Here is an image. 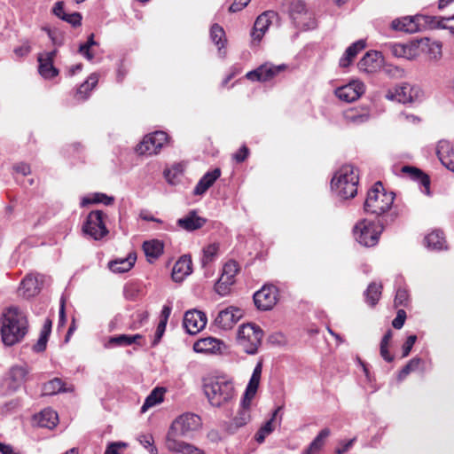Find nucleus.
Segmentation results:
<instances>
[{
    "mask_svg": "<svg viewBox=\"0 0 454 454\" xmlns=\"http://www.w3.org/2000/svg\"><path fill=\"white\" fill-rule=\"evenodd\" d=\"M1 338L5 346L12 347L20 342L28 330L26 315L18 307L6 308L0 317Z\"/></svg>",
    "mask_w": 454,
    "mask_h": 454,
    "instance_id": "obj_1",
    "label": "nucleus"
},
{
    "mask_svg": "<svg viewBox=\"0 0 454 454\" xmlns=\"http://www.w3.org/2000/svg\"><path fill=\"white\" fill-rule=\"evenodd\" d=\"M398 215L396 211H391L390 214L379 218L378 223L366 219L357 222L353 227L356 241L364 247H375L384 229L394 223Z\"/></svg>",
    "mask_w": 454,
    "mask_h": 454,
    "instance_id": "obj_2",
    "label": "nucleus"
},
{
    "mask_svg": "<svg viewBox=\"0 0 454 454\" xmlns=\"http://www.w3.org/2000/svg\"><path fill=\"white\" fill-rule=\"evenodd\" d=\"M203 391L209 403L217 408L230 403L235 395L232 381L224 377L205 379L203 380Z\"/></svg>",
    "mask_w": 454,
    "mask_h": 454,
    "instance_id": "obj_3",
    "label": "nucleus"
},
{
    "mask_svg": "<svg viewBox=\"0 0 454 454\" xmlns=\"http://www.w3.org/2000/svg\"><path fill=\"white\" fill-rule=\"evenodd\" d=\"M395 194L394 192H387L380 181H378L367 192V197L364 203V210L367 214L382 217L391 212L388 210L394 204Z\"/></svg>",
    "mask_w": 454,
    "mask_h": 454,
    "instance_id": "obj_4",
    "label": "nucleus"
},
{
    "mask_svg": "<svg viewBox=\"0 0 454 454\" xmlns=\"http://www.w3.org/2000/svg\"><path fill=\"white\" fill-rule=\"evenodd\" d=\"M358 170L350 164L338 169L331 181V189L342 200L354 198L357 193Z\"/></svg>",
    "mask_w": 454,
    "mask_h": 454,
    "instance_id": "obj_5",
    "label": "nucleus"
},
{
    "mask_svg": "<svg viewBox=\"0 0 454 454\" xmlns=\"http://www.w3.org/2000/svg\"><path fill=\"white\" fill-rule=\"evenodd\" d=\"M408 26H413V28H454V15L447 18L421 14L404 16L393 20L390 28H405Z\"/></svg>",
    "mask_w": 454,
    "mask_h": 454,
    "instance_id": "obj_6",
    "label": "nucleus"
},
{
    "mask_svg": "<svg viewBox=\"0 0 454 454\" xmlns=\"http://www.w3.org/2000/svg\"><path fill=\"white\" fill-rule=\"evenodd\" d=\"M263 337L262 328L253 323L243 324L239 327L237 333L238 345L248 355L257 353Z\"/></svg>",
    "mask_w": 454,
    "mask_h": 454,
    "instance_id": "obj_7",
    "label": "nucleus"
},
{
    "mask_svg": "<svg viewBox=\"0 0 454 454\" xmlns=\"http://www.w3.org/2000/svg\"><path fill=\"white\" fill-rule=\"evenodd\" d=\"M27 374L26 365L12 366L0 384V395L5 396L17 392L24 385Z\"/></svg>",
    "mask_w": 454,
    "mask_h": 454,
    "instance_id": "obj_8",
    "label": "nucleus"
},
{
    "mask_svg": "<svg viewBox=\"0 0 454 454\" xmlns=\"http://www.w3.org/2000/svg\"><path fill=\"white\" fill-rule=\"evenodd\" d=\"M105 216L102 210L90 212L82 224L83 233L94 240H101L109 232L104 221Z\"/></svg>",
    "mask_w": 454,
    "mask_h": 454,
    "instance_id": "obj_9",
    "label": "nucleus"
},
{
    "mask_svg": "<svg viewBox=\"0 0 454 454\" xmlns=\"http://www.w3.org/2000/svg\"><path fill=\"white\" fill-rule=\"evenodd\" d=\"M200 427L201 419L200 416L185 412L172 422L169 430L179 434L180 437L190 438Z\"/></svg>",
    "mask_w": 454,
    "mask_h": 454,
    "instance_id": "obj_10",
    "label": "nucleus"
},
{
    "mask_svg": "<svg viewBox=\"0 0 454 454\" xmlns=\"http://www.w3.org/2000/svg\"><path fill=\"white\" fill-rule=\"evenodd\" d=\"M289 17L294 26L300 28H314L317 21L314 14L306 9L301 0H293L290 4Z\"/></svg>",
    "mask_w": 454,
    "mask_h": 454,
    "instance_id": "obj_11",
    "label": "nucleus"
},
{
    "mask_svg": "<svg viewBox=\"0 0 454 454\" xmlns=\"http://www.w3.org/2000/svg\"><path fill=\"white\" fill-rule=\"evenodd\" d=\"M421 90L417 86L403 82L394 89L388 90L386 98L389 100H395L402 104H409L420 100Z\"/></svg>",
    "mask_w": 454,
    "mask_h": 454,
    "instance_id": "obj_12",
    "label": "nucleus"
},
{
    "mask_svg": "<svg viewBox=\"0 0 454 454\" xmlns=\"http://www.w3.org/2000/svg\"><path fill=\"white\" fill-rule=\"evenodd\" d=\"M278 297V287L271 284H265L254 294L253 300L259 310L267 311L272 309L277 304Z\"/></svg>",
    "mask_w": 454,
    "mask_h": 454,
    "instance_id": "obj_13",
    "label": "nucleus"
},
{
    "mask_svg": "<svg viewBox=\"0 0 454 454\" xmlns=\"http://www.w3.org/2000/svg\"><path fill=\"white\" fill-rule=\"evenodd\" d=\"M168 140L164 131H155L145 136L144 139L136 146V153L139 155H153L160 152Z\"/></svg>",
    "mask_w": 454,
    "mask_h": 454,
    "instance_id": "obj_14",
    "label": "nucleus"
},
{
    "mask_svg": "<svg viewBox=\"0 0 454 454\" xmlns=\"http://www.w3.org/2000/svg\"><path fill=\"white\" fill-rule=\"evenodd\" d=\"M424 41L428 42V38L425 37L420 40H412L407 43H386V47L395 57L412 59L418 55V49Z\"/></svg>",
    "mask_w": 454,
    "mask_h": 454,
    "instance_id": "obj_15",
    "label": "nucleus"
},
{
    "mask_svg": "<svg viewBox=\"0 0 454 454\" xmlns=\"http://www.w3.org/2000/svg\"><path fill=\"white\" fill-rule=\"evenodd\" d=\"M178 437H180L179 434L168 430L165 440V446L168 451L176 454H205L196 446L179 441Z\"/></svg>",
    "mask_w": 454,
    "mask_h": 454,
    "instance_id": "obj_16",
    "label": "nucleus"
},
{
    "mask_svg": "<svg viewBox=\"0 0 454 454\" xmlns=\"http://www.w3.org/2000/svg\"><path fill=\"white\" fill-rule=\"evenodd\" d=\"M242 317V309L238 307L230 306L218 312L214 323L222 330H229L231 329Z\"/></svg>",
    "mask_w": 454,
    "mask_h": 454,
    "instance_id": "obj_17",
    "label": "nucleus"
},
{
    "mask_svg": "<svg viewBox=\"0 0 454 454\" xmlns=\"http://www.w3.org/2000/svg\"><path fill=\"white\" fill-rule=\"evenodd\" d=\"M286 65L274 66L265 63L257 68L247 73L246 77L251 82H268L276 76L280 71L286 69Z\"/></svg>",
    "mask_w": 454,
    "mask_h": 454,
    "instance_id": "obj_18",
    "label": "nucleus"
},
{
    "mask_svg": "<svg viewBox=\"0 0 454 454\" xmlns=\"http://www.w3.org/2000/svg\"><path fill=\"white\" fill-rule=\"evenodd\" d=\"M207 325V316L204 312L192 309L185 312L183 325L187 333L195 335Z\"/></svg>",
    "mask_w": 454,
    "mask_h": 454,
    "instance_id": "obj_19",
    "label": "nucleus"
},
{
    "mask_svg": "<svg viewBox=\"0 0 454 454\" xmlns=\"http://www.w3.org/2000/svg\"><path fill=\"white\" fill-rule=\"evenodd\" d=\"M364 92V84L360 81H352L335 90L336 97L347 103L356 101Z\"/></svg>",
    "mask_w": 454,
    "mask_h": 454,
    "instance_id": "obj_20",
    "label": "nucleus"
},
{
    "mask_svg": "<svg viewBox=\"0 0 454 454\" xmlns=\"http://www.w3.org/2000/svg\"><path fill=\"white\" fill-rule=\"evenodd\" d=\"M57 54V49L40 53L37 60L39 63L38 72L44 79H52L59 74V70L53 66V59Z\"/></svg>",
    "mask_w": 454,
    "mask_h": 454,
    "instance_id": "obj_21",
    "label": "nucleus"
},
{
    "mask_svg": "<svg viewBox=\"0 0 454 454\" xmlns=\"http://www.w3.org/2000/svg\"><path fill=\"white\" fill-rule=\"evenodd\" d=\"M383 62V57L380 51H369L357 63V67L361 72L373 74L377 72Z\"/></svg>",
    "mask_w": 454,
    "mask_h": 454,
    "instance_id": "obj_22",
    "label": "nucleus"
},
{
    "mask_svg": "<svg viewBox=\"0 0 454 454\" xmlns=\"http://www.w3.org/2000/svg\"><path fill=\"white\" fill-rule=\"evenodd\" d=\"M436 155L441 163L454 172V147L448 140H440L436 146Z\"/></svg>",
    "mask_w": 454,
    "mask_h": 454,
    "instance_id": "obj_23",
    "label": "nucleus"
},
{
    "mask_svg": "<svg viewBox=\"0 0 454 454\" xmlns=\"http://www.w3.org/2000/svg\"><path fill=\"white\" fill-rule=\"evenodd\" d=\"M99 75L97 73L90 74L88 78L80 84L74 95V99L79 103L88 100L92 90L97 87Z\"/></svg>",
    "mask_w": 454,
    "mask_h": 454,
    "instance_id": "obj_24",
    "label": "nucleus"
},
{
    "mask_svg": "<svg viewBox=\"0 0 454 454\" xmlns=\"http://www.w3.org/2000/svg\"><path fill=\"white\" fill-rule=\"evenodd\" d=\"M206 223V218L198 215L196 210H191L185 216L179 218L176 224L186 231H194L202 228Z\"/></svg>",
    "mask_w": 454,
    "mask_h": 454,
    "instance_id": "obj_25",
    "label": "nucleus"
},
{
    "mask_svg": "<svg viewBox=\"0 0 454 454\" xmlns=\"http://www.w3.org/2000/svg\"><path fill=\"white\" fill-rule=\"evenodd\" d=\"M192 273V260L188 255L181 256L174 264L171 278L175 282H182Z\"/></svg>",
    "mask_w": 454,
    "mask_h": 454,
    "instance_id": "obj_26",
    "label": "nucleus"
},
{
    "mask_svg": "<svg viewBox=\"0 0 454 454\" xmlns=\"http://www.w3.org/2000/svg\"><path fill=\"white\" fill-rule=\"evenodd\" d=\"M221 176V169L215 168L211 171L205 173L199 180L193 189L194 195H203L206 192L215 184V182Z\"/></svg>",
    "mask_w": 454,
    "mask_h": 454,
    "instance_id": "obj_27",
    "label": "nucleus"
},
{
    "mask_svg": "<svg viewBox=\"0 0 454 454\" xmlns=\"http://www.w3.org/2000/svg\"><path fill=\"white\" fill-rule=\"evenodd\" d=\"M281 25L278 13L269 10L261 13L255 20L253 28H271Z\"/></svg>",
    "mask_w": 454,
    "mask_h": 454,
    "instance_id": "obj_28",
    "label": "nucleus"
},
{
    "mask_svg": "<svg viewBox=\"0 0 454 454\" xmlns=\"http://www.w3.org/2000/svg\"><path fill=\"white\" fill-rule=\"evenodd\" d=\"M41 290L38 278L32 274L27 275L21 281L19 292L25 298L35 296Z\"/></svg>",
    "mask_w": 454,
    "mask_h": 454,
    "instance_id": "obj_29",
    "label": "nucleus"
},
{
    "mask_svg": "<svg viewBox=\"0 0 454 454\" xmlns=\"http://www.w3.org/2000/svg\"><path fill=\"white\" fill-rule=\"evenodd\" d=\"M402 172L408 174L411 179L418 182L424 187L423 192L429 196L430 195V179L429 176L425 174L421 169L412 166H403Z\"/></svg>",
    "mask_w": 454,
    "mask_h": 454,
    "instance_id": "obj_30",
    "label": "nucleus"
},
{
    "mask_svg": "<svg viewBox=\"0 0 454 454\" xmlns=\"http://www.w3.org/2000/svg\"><path fill=\"white\" fill-rule=\"evenodd\" d=\"M223 342L213 337L200 339L193 344L196 353H215L221 349Z\"/></svg>",
    "mask_w": 454,
    "mask_h": 454,
    "instance_id": "obj_31",
    "label": "nucleus"
},
{
    "mask_svg": "<svg viewBox=\"0 0 454 454\" xmlns=\"http://www.w3.org/2000/svg\"><path fill=\"white\" fill-rule=\"evenodd\" d=\"M143 250L148 262H152L162 254L164 244L159 239L146 240L143 243Z\"/></svg>",
    "mask_w": 454,
    "mask_h": 454,
    "instance_id": "obj_32",
    "label": "nucleus"
},
{
    "mask_svg": "<svg viewBox=\"0 0 454 454\" xmlns=\"http://www.w3.org/2000/svg\"><path fill=\"white\" fill-rule=\"evenodd\" d=\"M35 419L38 426L45 428H53L59 420L58 413L51 408L43 410Z\"/></svg>",
    "mask_w": 454,
    "mask_h": 454,
    "instance_id": "obj_33",
    "label": "nucleus"
},
{
    "mask_svg": "<svg viewBox=\"0 0 454 454\" xmlns=\"http://www.w3.org/2000/svg\"><path fill=\"white\" fill-rule=\"evenodd\" d=\"M140 334L128 335L120 334L111 336L107 342L105 344L106 348H112L114 347H127L136 342L137 340L141 339Z\"/></svg>",
    "mask_w": 454,
    "mask_h": 454,
    "instance_id": "obj_34",
    "label": "nucleus"
},
{
    "mask_svg": "<svg viewBox=\"0 0 454 454\" xmlns=\"http://www.w3.org/2000/svg\"><path fill=\"white\" fill-rule=\"evenodd\" d=\"M52 12L57 17L68 22L74 27L81 25L82 15L79 12L67 14L64 11V4L62 2H57L52 9Z\"/></svg>",
    "mask_w": 454,
    "mask_h": 454,
    "instance_id": "obj_35",
    "label": "nucleus"
},
{
    "mask_svg": "<svg viewBox=\"0 0 454 454\" xmlns=\"http://www.w3.org/2000/svg\"><path fill=\"white\" fill-rule=\"evenodd\" d=\"M427 247L432 250H442L446 248V240L443 232L436 230L425 237Z\"/></svg>",
    "mask_w": 454,
    "mask_h": 454,
    "instance_id": "obj_36",
    "label": "nucleus"
},
{
    "mask_svg": "<svg viewBox=\"0 0 454 454\" xmlns=\"http://www.w3.org/2000/svg\"><path fill=\"white\" fill-rule=\"evenodd\" d=\"M136 256L134 254H129L126 258L111 261L108 263V267L111 271L114 273H124L129 271L135 264Z\"/></svg>",
    "mask_w": 454,
    "mask_h": 454,
    "instance_id": "obj_37",
    "label": "nucleus"
},
{
    "mask_svg": "<svg viewBox=\"0 0 454 454\" xmlns=\"http://www.w3.org/2000/svg\"><path fill=\"white\" fill-rule=\"evenodd\" d=\"M73 387H65V383L59 378H54L46 382L43 387V395H53L59 393L72 392Z\"/></svg>",
    "mask_w": 454,
    "mask_h": 454,
    "instance_id": "obj_38",
    "label": "nucleus"
},
{
    "mask_svg": "<svg viewBox=\"0 0 454 454\" xmlns=\"http://www.w3.org/2000/svg\"><path fill=\"white\" fill-rule=\"evenodd\" d=\"M331 434V430L327 427L322 429L309 447L303 451V454H314L318 452L324 446L325 440Z\"/></svg>",
    "mask_w": 454,
    "mask_h": 454,
    "instance_id": "obj_39",
    "label": "nucleus"
},
{
    "mask_svg": "<svg viewBox=\"0 0 454 454\" xmlns=\"http://www.w3.org/2000/svg\"><path fill=\"white\" fill-rule=\"evenodd\" d=\"M250 411L247 409H239L237 415L232 419V420L228 425V430L231 433L235 432L241 427H244L250 420Z\"/></svg>",
    "mask_w": 454,
    "mask_h": 454,
    "instance_id": "obj_40",
    "label": "nucleus"
},
{
    "mask_svg": "<svg viewBox=\"0 0 454 454\" xmlns=\"http://www.w3.org/2000/svg\"><path fill=\"white\" fill-rule=\"evenodd\" d=\"M382 286L380 283L372 282L364 291L366 302L373 307L375 306L381 296Z\"/></svg>",
    "mask_w": 454,
    "mask_h": 454,
    "instance_id": "obj_41",
    "label": "nucleus"
},
{
    "mask_svg": "<svg viewBox=\"0 0 454 454\" xmlns=\"http://www.w3.org/2000/svg\"><path fill=\"white\" fill-rule=\"evenodd\" d=\"M165 389L163 387H155L145 398L142 407L141 411L145 412L149 408L161 403L163 401Z\"/></svg>",
    "mask_w": 454,
    "mask_h": 454,
    "instance_id": "obj_42",
    "label": "nucleus"
},
{
    "mask_svg": "<svg viewBox=\"0 0 454 454\" xmlns=\"http://www.w3.org/2000/svg\"><path fill=\"white\" fill-rule=\"evenodd\" d=\"M210 37L218 49L219 57L224 58L226 55V50L224 47L227 43L225 30H210Z\"/></svg>",
    "mask_w": 454,
    "mask_h": 454,
    "instance_id": "obj_43",
    "label": "nucleus"
},
{
    "mask_svg": "<svg viewBox=\"0 0 454 454\" xmlns=\"http://www.w3.org/2000/svg\"><path fill=\"white\" fill-rule=\"evenodd\" d=\"M279 409L280 408H278L273 411L271 418L267 420L255 434L254 439L258 443H262L266 436L273 432V421L275 420L276 415Z\"/></svg>",
    "mask_w": 454,
    "mask_h": 454,
    "instance_id": "obj_44",
    "label": "nucleus"
},
{
    "mask_svg": "<svg viewBox=\"0 0 454 454\" xmlns=\"http://www.w3.org/2000/svg\"><path fill=\"white\" fill-rule=\"evenodd\" d=\"M344 117L348 123L357 125L366 122L370 119V114L368 110L361 113L357 110H349L345 113Z\"/></svg>",
    "mask_w": 454,
    "mask_h": 454,
    "instance_id": "obj_45",
    "label": "nucleus"
},
{
    "mask_svg": "<svg viewBox=\"0 0 454 454\" xmlns=\"http://www.w3.org/2000/svg\"><path fill=\"white\" fill-rule=\"evenodd\" d=\"M239 264L235 261L231 260L223 265L221 278L225 279L224 281L227 282V284H233L234 278L239 272Z\"/></svg>",
    "mask_w": 454,
    "mask_h": 454,
    "instance_id": "obj_46",
    "label": "nucleus"
},
{
    "mask_svg": "<svg viewBox=\"0 0 454 454\" xmlns=\"http://www.w3.org/2000/svg\"><path fill=\"white\" fill-rule=\"evenodd\" d=\"M218 246L216 244H209L203 248V254L201 258L202 267L207 266L214 261L218 252Z\"/></svg>",
    "mask_w": 454,
    "mask_h": 454,
    "instance_id": "obj_47",
    "label": "nucleus"
},
{
    "mask_svg": "<svg viewBox=\"0 0 454 454\" xmlns=\"http://www.w3.org/2000/svg\"><path fill=\"white\" fill-rule=\"evenodd\" d=\"M114 202V198L109 197L105 193L96 192L93 194L92 199L84 197L81 201L82 207L91 203H103L105 205H111Z\"/></svg>",
    "mask_w": 454,
    "mask_h": 454,
    "instance_id": "obj_48",
    "label": "nucleus"
},
{
    "mask_svg": "<svg viewBox=\"0 0 454 454\" xmlns=\"http://www.w3.org/2000/svg\"><path fill=\"white\" fill-rule=\"evenodd\" d=\"M421 363L422 360L419 357L411 358L399 372L398 380H403L411 372L417 370Z\"/></svg>",
    "mask_w": 454,
    "mask_h": 454,
    "instance_id": "obj_49",
    "label": "nucleus"
},
{
    "mask_svg": "<svg viewBox=\"0 0 454 454\" xmlns=\"http://www.w3.org/2000/svg\"><path fill=\"white\" fill-rule=\"evenodd\" d=\"M137 440L150 454H158V449L154 445V439L152 434H141L138 436Z\"/></svg>",
    "mask_w": 454,
    "mask_h": 454,
    "instance_id": "obj_50",
    "label": "nucleus"
},
{
    "mask_svg": "<svg viewBox=\"0 0 454 454\" xmlns=\"http://www.w3.org/2000/svg\"><path fill=\"white\" fill-rule=\"evenodd\" d=\"M427 45L428 47V54L430 55L431 59L434 60H438L442 57V43L440 42L434 41L430 43L424 41L423 43H420V45Z\"/></svg>",
    "mask_w": 454,
    "mask_h": 454,
    "instance_id": "obj_51",
    "label": "nucleus"
},
{
    "mask_svg": "<svg viewBox=\"0 0 454 454\" xmlns=\"http://www.w3.org/2000/svg\"><path fill=\"white\" fill-rule=\"evenodd\" d=\"M395 305L406 307L409 303V294L408 291L404 288H398L395 293Z\"/></svg>",
    "mask_w": 454,
    "mask_h": 454,
    "instance_id": "obj_52",
    "label": "nucleus"
},
{
    "mask_svg": "<svg viewBox=\"0 0 454 454\" xmlns=\"http://www.w3.org/2000/svg\"><path fill=\"white\" fill-rule=\"evenodd\" d=\"M49 39L55 47L63 44L64 35L61 30H46Z\"/></svg>",
    "mask_w": 454,
    "mask_h": 454,
    "instance_id": "obj_53",
    "label": "nucleus"
},
{
    "mask_svg": "<svg viewBox=\"0 0 454 454\" xmlns=\"http://www.w3.org/2000/svg\"><path fill=\"white\" fill-rule=\"evenodd\" d=\"M365 47L366 41L364 39H359L351 43L346 50H348V55H354L356 57Z\"/></svg>",
    "mask_w": 454,
    "mask_h": 454,
    "instance_id": "obj_54",
    "label": "nucleus"
},
{
    "mask_svg": "<svg viewBox=\"0 0 454 454\" xmlns=\"http://www.w3.org/2000/svg\"><path fill=\"white\" fill-rule=\"evenodd\" d=\"M417 340V336L415 334H411L407 337L405 342L403 343L402 347V356L406 357L411 353L413 345L415 344Z\"/></svg>",
    "mask_w": 454,
    "mask_h": 454,
    "instance_id": "obj_55",
    "label": "nucleus"
},
{
    "mask_svg": "<svg viewBox=\"0 0 454 454\" xmlns=\"http://www.w3.org/2000/svg\"><path fill=\"white\" fill-rule=\"evenodd\" d=\"M406 319V312L401 309L397 310L396 317L392 321V325L395 329H401Z\"/></svg>",
    "mask_w": 454,
    "mask_h": 454,
    "instance_id": "obj_56",
    "label": "nucleus"
},
{
    "mask_svg": "<svg viewBox=\"0 0 454 454\" xmlns=\"http://www.w3.org/2000/svg\"><path fill=\"white\" fill-rule=\"evenodd\" d=\"M225 279H223L222 278H219V280L215 285V292L220 294L221 296L226 295L230 291V286L231 284H227V282L224 281Z\"/></svg>",
    "mask_w": 454,
    "mask_h": 454,
    "instance_id": "obj_57",
    "label": "nucleus"
},
{
    "mask_svg": "<svg viewBox=\"0 0 454 454\" xmlns=\"http://www.w3.org/2000/svg\"><path fill=\"white\" fill-rule=\"evenodd\" d=\"M48 338L49 335L40 333V336L37 342L33 346V350L37 353L44 351L46 348Z\"/></svg>",
    "mask_w": 454,
    "mask_h": 454,
    "instance_id": "obj_58",
    "label": "nucleus"
},
{
    "mask_svg": "<svg viewBox=\"0 0 454 454\" xmlns=\"http://www.w3.org/2000/svg\"><path fill=\"white\" fill-rule=\"evenodd\" d=\"M248 154H249V150L247 147V145H244L239 148V150L237 153H235L232 155V158L236 162L241 163V162L245 161V160L247 158Z\"/></svg>",
    "mask_w": 454,
    "mask_h": 454,
    "instance_id": "obj_59",
    "label": "nucleus"
},
{
    "mask_svg": "<svg viewBox=\"0 0 454 454\" xmlns=\"http://www.w3.org/2000/svg\"><path fill=\"white\" fill-rule=\"evenodd\" d=\"M127 447V443L123 442H110L106 447L105 454H120L119 450L121 448Z\"/></svg>",
    "mask_w": 454,
    "mask_h": 454,
    "instance_id": "obj_60",
    "label": "nucleus"
},
{
    "mask_svg": "<svg viewBox=\"0 0 454 454\" xmlns=\"http://www.w3.org/2000/svg\"><path fill=\"white\" fill-rule=\"evenodd\" d=\"M30 51L31 46L27 41L24 42L20 46H18L13 50L14 54L19 58L27 56Z\"/></svg>",
    "mask_w": 454,
    "mask_h": 454,
    "instance_id": "obj_61",
    "label": "nucleus"
},
{
    "mask_svg": "<svg viewBox=\"0 0 454 454\" xmlns=\"http://www.w3.org/2000/svg\"><path fill=\"white\" fill-rule=\"evenodd\" d=\"M259 384V379L251 377L246 387L247 395H255Z\"/></svg>",
    "mask_w": 454,
    "mask_h": 454,
    "instance_id": "obj_62",
    "label": "nucleus"
},
{
    "mask_svg": "<svg viewBox=\"0 0 454 454\" xmlns=\"http://www.w3.org/2000/svg\"><path fill=\"white\" fill-rule=\"evenodd\" d=\"M166 327L167 324H164L163 322H159L154 334V339L152 343L153 346H156L160 342L161 337L163 336L166 331Z\"/></svg>",
    "mask_w": 454,
    "mask_h": 454,
    "instance_id": "obj_63",
    "label": "nucleus"
},
{
    "mask_svg": "<svg viewBox=\"0 0 454 454\" xmlns=\"http://www.w3.org/2000/svg\"><path fill=\"white\" fill-rule=\"evenodd\" d=\"M251 0H233L229 7L230 12H237L244 9Z\"/></svg>",
    "mask_w": 454,
    "mask_h": 454,
    "instance_id": "obj_64",
    "label": "nucleus"
}]
</instances>
